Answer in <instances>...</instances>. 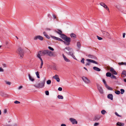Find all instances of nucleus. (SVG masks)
I'll return each instance as SVG.
<instances>
[{
	"mask_svg": "<svg viewBox=\"0 0 126 126\" xmlns=\"http://www.w3.org/2000/svg\"><path fill=\"white\" fill-rule=\"evenodd\" d=\"M46 79L45 78L40 83H39L37 84H34L33 86L36 88L38 89L44 87L45 86V82Z\"/></svg>",
	"mask_w": 126,
	"mask_h": 126,
	"instance_id": "f257e3e1",
	"label": "nucleus"
},
{
	"mask_svg": "<svg viewBox=\"0 0 126 126\" xmlns=\"http://www.w3.org/2000/svg\"><path fill=\"white\" fill-rule=\"evenodd\" d=\"M16 52L20 55V58H23V56L24 51L20 47H19L17 50Z\"/></svg>",
	"mask_w": 126,
	"mask_h": 126,
	"instance_id": "f03ea898",
	"label": "nucleus"
},
{
	"mask_svg": "<svg viewBox=\"0 0 126 126\" xmlns=\"http://www.w3.org/2000/svg\"><path fill=\"white\" fill-rule=\"evenodd\" d=\"M82 79L83 81L86 84H88L90 83V81L86 77H82Z\"/></svg>",
	"mask_w": 126,
	"mask_h": 126,
	"instance_id": "7ed1b4c3",
	"label": "nucleus"
},
{
	"mask_svg": "<svg viewBox=\"0 0 126 126\" xmlns=\"http://www.w3.org/2000/svg\"><path fill=\"white\" fill-rule=\"evenodd\" d=\"M64 40L67 42H66L65 44L67 46L70 44V43L71 42V38H70L68 37L67 36Z\"/></svg>",
	"mask_w": 126,
	"mask_h": 126,
	"instance_id": "20e7f679",
	"label": "nucleus"
},
{
	"mask_svg": "<svg viewBox=\"0 0 126 126\" xmlns=\"http://www.w3.org/2000/svg\"><path fill=\"white\" fill-rule=\"evenodd\" d=\"M38 39L42 41L43 40V37L41 36L38 35L35 36L33 38V40H37Z\"/></svg>",
	"mask_w": 126,
	"mask_h": 126,
	"instance_id": "39448f33",
	"label": "nucleus"
},
{
	"mask_svg": "<svg viewBox=\"0 0 126 126\" xmlns=\"http://www.w3.org/2000/svg\"><path fill=\"white\" fill-rule=\"evenodd\" d=\"M50 36L51 37H52L53 39H54L55 40L63 42L64 44H65L66 43V42H65L63 41V40L55 36H52L51 35Z\"/></svg>",
	"mask_w": 126,
	"mask_h": 126,
	"instance_id": "423d86ee",
	"label": "nucleus"
},
{
	"mask_svg": "<svg viewBox=\"0 0 126 126\" xmlns=\"http://www.w3.org/2000/svg\"><path fill=\"white\" fill-rule=\"evenodd\" d=\"M69 120L73 124H77L78 123L77 121L75 119L73 118H70Z\"/></svg>",
	"mask_w": 126,
	"mask_h": 126,
	"instance_id": "0eeeda50",
	"label": "nucleus"
},
{
	"mask_svg": "<svg viewBox=\"0 0 126 126\" xmlns=\"http://www.w3.org/2000/svg\"><path fill=\"white\" fill-rule=\"evenodd\" d=\"M100 4L103 7L106 8L107 10L109 11V8L103 2H101L100 3Z\"/></svg>",
	"mask_w": 126,
	"mask_h": 126,
	"instance_id": "6e6552de",
	"label": "nucleus"
},
{
	"mask_svg": "<svg viewBox=\"0 0 126 126\" xmlns=\"http://www.w3.org/2000/svg\"><path fill=\"white\" fill-rule=\"evenodd\" d=\"M100 116L99 115H97L95 116L94 117L93 121H95L97 122L100 119Z\"/></svg>",
	"mask_w": 126,
	"mask_h": 126,
	"instance_id": "1a4fd4ad",
	"label": "nucleus"
},
{
	"mask_svg": "<svg viewBox=\"0 0 126 126\" xmlns=\"http://www.w3.org/2000/svg\"><path fill=\"white\" fill-rule=\"evenodd\" d=\"M53 78L55 79L58 82H59L60 81V79L59 78V76L57 75H56L54 76H53Z\"/></svg>",
	"mask_w": 126,
	"mask_h": 126,
	"instance_id": "9d476101",
	"label": "nucleus"
},
{
	"mask_svg": "<svg viewBox=\"0 0 126 126\" xmlns=\"http://www.w3.org/2000/svg\"><path fill=\"white\" fill-rule=\"evenodd\" d=\"M43 55L42 53V51H39L38 52V54L37 55V57L40 59H42L41 57V56Z\"/></svg>",
	"mask_w": 126,
	"mask_h": 126,
	"instance_id": "9b49d317",
	"label": "nucleus"
},
{
	"mask_svg": "<svg viewBox=\"0 0 126 126\" xmlns=\"http://www.w3.org/2000/svg\"><path fill=\"white\" fill-rule=\"evenodd\" d=\"M48 55L49 56H56L53 53V52H51L50 51L48 50Z\"/></svg>",
	"mask_w": 126,
	"mask_h": 126,
	"instance_id": "f8f14e48",
	"label": "nucleus"
},
{
	"mask_svg": "<svg viewBox=\"0 0 126 126\" xmlns=\"http://www.w3.org/2000/svg\"><path fill=\"white\" fill-rule=\"evenodd\" d=\"M110 71L114 75H117V73L116 71L114 70V69L112 67H111L110 69Z\"/></svg>",
	"mask_w": 126,
	"mask_h": 126,
	"instance_id": "ddd939ff",
	"label": "nucleus"
},
{
	"mask_svg": "<svg viewBox=\"0 0 126 126\" xmlns=\"http://www.w3.org/2000/svg\"><path fill=\"white\" fill-rule=\"evenodd\" d=\"M86 61H87L88 62H90L91 63H95L96 64H97L98 63L97 62L95 61L92 60H91L89 59H86Z\"/></svg>",
	"mask_w": 126,
	"mask_h": 126,
	"instance_id": "4468645a",
	"label": "nucleus"
},
{
	"mask_svg": "<svg viewBox=\"0 0 126 126\" xmlns=\"http://www.w3.org/2000/svg\"><path fill=\"white\" fill-rule=\"evenodd\" d=\"M98 90L100 93L101 94H103V93L102 89L101 86H98L97 87Z\"/></svg>",
	"mask_w": 126,
	"mask_h": 126,
	"instance_id": "2eb2a0df",
	"label": "nucleus"
},
{
	"mask_svg": "<svg viewBox=\"0 0 126 126\" xmlns=\"http://www.w3.org/2000/svg\"><path fill=\"white\" fill-rule=\"evenodd\" d=\"M107 97L108 98L112 100L113 99V95L112 94H109L108 95Z\"/></svg>",
	"mask_w": 126,
	"mask_h": 126,
	"instance_id": "dca6fc26",
	"label": "nucleus"
},
{
	"mask_svg": "<svg viewBox=\"0 0 126 126\" xmlns=\"http://www.w3.org/2000/svg\"><path fill=\"white\" fill-rule=\"evenodd\" d=\"M62 55L64 60L66 62H70V60L67 59L66 57L63 54Z\"/></svg>",
	"mask_w": 126,
	"mask_h": 126,
	"instance_id": "f3484780",
	"label": "nucleus"
},
{
	"mask_svg": "<svg viewBox=\"0 0 126 126\" xmlns=\"http://www.w3.org/2000/svg\"><path fill=\"white\" fill-rule=\"evenodd\" d=\"M48 50H44L42 51V53L43 55H45L46 54H47L48 52Z\"/></svg>",
	"mask_w": 126,
	"mask_h": 126,
	"instance_id": "a211bd4d",
	"label": "nucleus"
},
{
	"mask_svg": "<svg viewBox=\"0 0 126 126\" xmlns=\"http://www.w3.org/2000/svg\"><path fill=\"white\" fill-rule=\"evenodd\" d=\"M66 52L68 55H71V56L73 55V49L72 50L69 52H68L66 51Z\"/></svg>",
	"mask_w": 126,
	"mask_h": 126,
	"instance_id": "6ab92c4d",
	"label": "nucleus"
},
{
	"mask_svg": "<svg viewBox=\"0 0 126 126\" xmlns=\"http://www.w3.org/2000/svg\"><path fill=\"white\" fill-rule=\"evenodd\" d=\"M88 57L89 58H90L94 59H96V57L95 56L90 54L89 55H88Z\"/></svg>",
	"mask_w": 126,
	"mask_h": 126,
	"instance_id": "aec40b11",
	"label": "nucleus"
},
{
	"mask_svg": "<svg viewBox=\"0 0 126 126\" xmlns=\"http://www.w3.org/2000/svg\"><path fill=\"white\" fill-rule=\"evenodd\" d=\"M93 68L94 70L98 71H101L100 69L96 66L94 67Z\"/></svg>",
	"mask_w": 126,
	"mask_h": 126,
	"instance_id": "412c9836",
	"label": "nucleus"
},
{
	"mask_svg": "<svg viewBox=\"0 0 126 126\" xmlns=\"http://www.w3.org/2000/svg\"><path fill=\"white\" fill-rule=\"evenodd\" d=\"M61 36V38L63 40H64L66 37L67 36L63 34H61V35H60Z\"/></svg>",
	"mask_w": 126,
	"mask_h": 126,
	"instance_id": "4be33fe9",
	"label": "nucleus"
},
{
	"mask_svg": "<svg viewBox=\"0 0 126 126\" xmlns=\"http://www.w3.org/2000/svg\"><path fill=\"white\" fill-rule=\"evenodd\" d=\"M70 36L71 38H73L74 39L76 38V35L75 34L73 33H72L70 34Z\"/></svg>",
	"mask_w": 126,
	"mask_h": 126,
	"instance_id": "5701e85b",
	"label": "nucleus"
},
{
	"mask_svg": "<svg viewBox=\"0 0 126 126\" xmlns=\"http://www.w3.org/2000/svg\"><path fill=\"white\" fill-rule=\"evenodd\" d=\"M116 125L119 126H123L124 124V123H121L118 122L116 123Z\"/></svg>",
	"mask_w": 126,
	"mask_h": 126,
	"instance_id": "b1692460",
	"label": "nucleus"
},
{
	"mask_svg": "<svg viewBox=\"0 0 126 126\" xmlns=\"http://www.w3.org/2000/svg\"><path fill=\"white\" fill-rule=\"evenodd\" d=\"M29 77V79L32 81H33L34 80V79L32 78V77L30 76V74L28 75Z\"/></svg>",
	"mask_w": 126,
	"mask_h": 126,
	"instance_id": "393cba45",
	"label": "nucleus"
},
{
	"mask_svg": "<svg viewBox=\"0 0 126 126\" xmlns=\"http://www.w3.org/2000/svg\"><path fill=\"white\" fill-rule=\"evenodd\" d=\"M58 31H56V32L58 34H60V35H61V34H62V32L60 30L58 29Z\"/></svg>",
	"mask_w": 126,
	"mask_h": 126,
	"instance_id": "a878e982",
	"label": "nucleus"
},
{
	"mask_svg": "<svg viewBox=\"0 0 126 126\" xmlns=\"http://www.w3.org/2000/svg\"><path fill=\"white\" fill-rule=\"evenodd\" d=\"M77 47L79 48H80L81 47V44L79 42H78L77 43Z\"/></svg>",
	"mask_w": 126,
	"mask_h": 126,
	"instance_id": "bb28decb",
	"label": "nucleus"
},
{
	"mask_svg": "<svg viewBox=\"0 0 126 126\" xmlns=\"http://www.w3.org/2000/svg\"><path fill=\"white\" fill-rule=\"evenodd\" d=\"M41 61V64L40 66V68H42V66L43 65V61L42 59H40Z\"/></svg>",
	"mask_w": 126,
	"mask_h": 126,
	"instance_id": "cd10ccee",
	"label": "nucleus"
},
{
	"mask_svg": "<svg viewBox=\"0 0 126 126\" xmlns=\"http://www.w3.org/2000/svg\"><path fill=\"white\" fill-rule=\"evenodd\" d=\"M106 76L107 77H110L111 76V74L110 72H107L106 74Z\"/></svg>",
	"mask_w": 126,
	"mask_h": 126,
	"instance_id": "c85d7f7f",
	"label": "nucleus"
},
{
	"mask_svg": "<svg viewBox=\"0 0 126 126\" xmlns=\"http://www.w3.org/2000/svg\"><path fill=\"white\" fill-rule=\"evenodd\" d=\"M65 49H66L69 52L71 50H72V49L71 48L69 47H66L65 48Z\"/></svg>",
	"mask_w": 126,
	"mask_h": 126,
	"instance_id": "c756f323",
	"label": "nucleus"
},
{
	"mask_svg": "<svg viewBox=\"0 0 126 126\" xmlns=\"http://www.w3.org/2000/svg\"><path fill=\"white\" fill-rule=\"evenodd\" d=\"M116 7L118 10H120L121 7V6L120 5L118 4L116 6Z\"/></svg>",
	"mask_w": 126,
	"mask_h": 126,
	"instance_id": "7c9ffc66",
	"label": "nucleus"
},
{
	"mask_svg": "<svg viewBox=\"0 0 126 126\" xmlns=\"http://www.w3.org/2000/svg\"><path fill=\"white\" fill-rule=\"evenodd\" d=\"M118 64L120 65H124L126 66V62L124 63L123 62H122L121 63H119Z\"/></svg>",
	"mask_w": 126,
	"mask_h": 126,
	"instance_id": "2f4dec72",
	"label": "nucleus"
},
{
	"mask_svg": "<svg viewBox=\"0 0 126 126\" xmlns=\"http://www.w3.org/2000/svg\"><path fill=\"white\" fill-rule=\"evenodd\" d=\"M106 87L107 88V89H108V90H112V88L109 86L107 85L106 86Z\"/></svg>",
	"mask_w": 126,
	"mask_h": 126,
	"instance_id": "473e14b6",
	"label": "nucleus"
},
{
	"mask_svg": "<svg viewBox=\"0 0 126 126\" xmlns=\"http://www.w3.org/2000/svg\"><path fill=\"white\" fill-rule=\"evenodd\" d=\"M107 113V112L105 110H103L101 111V113L103 115L105 114V113Z\"/></svg>",
	"mask_w": 126,
	"mask_h": 126,
	"instance_id": "72a5a7b5",
	"label": "nucleus"
},
{
	"mask_svg": "<svg viewBox=\"0 0 126 126\" xmlns=\"http://www.w3.org/2000/svg\"><path fill=\"white\" fill-rule=\"evenodd\" d=\"M57 97L59 99H63V97L62 95H58L57 96Z\"/></svg>",
	"mask_w": 126,
	"mask_h": 126,
	"instance_id": "f704fd0d",
	"label": "nucleus"
},
{
	"mask_svg": "<svg viewBox=\"0 0 126 126\" xmlns=\"http://www.w3.org/2000/svg\"><path fill=\"white\" fill-rule=\"evenodd\" d=\"M36 74V75L37 77L38 78H40V75L39 73V72L37 71L35 73Z\"/></svg>",
	"mask_w": 126,
	"mask_h": 126,
	"instance_id": "c9c22d12",
	"label": "nucleus"
},
{
	"mask_svg": "<svg viewBox=\"0 0 126 126\" xmlns=\"http://www.w3.org/2000/svg\"><path fill=\"white\" fill-rule=\"evenodd\" d=\"M6 126H17V125L16 123H14L13 126L11 125H8Z\"/></svg>",
	"mask_w": 126,
	"mask_h": 126,
	"instance_id": "e433bc0d",
	"label": "nucleus"
},
{
	"mask_svg": "<svg viewBox=\"0 0 126 126\" xmlns=\"http://www.w3.org/2000/svg\"><path fill=\"white\" fill-rule=\"evenodd\" d=\"M121 74L124 75L126 76V71L125 70H123L122 73Z\"/></svg>",
	"mask_w": 126,
	"mask_h": 126,
	"instance_id": "4c0bfd02",
	"label": "nucleus"
},
{
	"mask_svg": "<svg viewBox=\"0 0 126 126\" xmlns=\"http://www.w3.org/2000/svg\"><path fill=\"white\" fill-rule=\"evenodd\" d=\"M120 91H121V93L122 94H123L124 92H125V90L124 89H120Z\"/></svg>",
	"mask_w": 126,
	"mask_h": 126,
	"instance_id": "58836bf2",
	"label": "nucleus"
},
{
	"mask_svg": "<svg viewBox=\"0 0 126 126\" xmlns=\"http://www.w3.org/2000/svg\"><path fill=\"white\" fill-rule=\"evenodd\" d=\"M51 81L50 80H48L47 81V84H50L51 83Z\"/></svg>",
	"mask_w": 126,
	"mask_h": 126,
	"instance_id": "ea45409f",
	"label": "nucleus"
},
{
	"mask_svg": "<svg viewBox=\"0 0 126 126\" xmlns=\"http://www.w3.org/2000/svg\"><path fill=\"white\" fill-rule=\"evenodd\" d=\"M48 48L50 50L53 51L54 50V49L52 47H51L50 46H49L48 47Z\"/></svg>",
	"mask_w": 126,
	"mask_h": 126,
	"instance_id": "a19ab883",
	"label": "nucleus"
},
{
	"mask_svg": "<svg viewBox=\"0 0 126 126\" xmlns=\"http://www.w3.org/2000/svg\"><path fill=\"white\" fill-rule=\"evenodd\" d=\"M105 33H106L105 35H106L107 37H109L110 36V35L107 32H105Z\"/></svg>",
	"mask_w": 126,
	"mask_h": 126,
	"instance_id": "79ce46f5",
	"label": "nucleus"
},
{
	"mask_svg": "<svg viewBox=\"0 0 126 126\" xmlns=\"http://www.w3.org/2000/svg\"><path fill=\"white\" fill-rule=\"evenodd\" d=\"M115 93L116 94H119L120 93V92L119 91H115Z\"/></svg>",
	"mask_w": 126,
	"mask_h": 126,
	"instance_id": "37998d69",
	"label": "nucleus"
},
{
	"mask_svg": "<svg viewBox=\"0 0 126 126\" xmlns=\"http://www.w3.org/2000/svg\"><path fill=\"white\" fill-rule=\"evenodd\" d=\"M103 82L104 83V84L105 85V86H106L107 85L106 82L105 80L104 79H103Z\"/></svg>",
	"mask_w": 126,
	"mask_h": 126,
	"instance_id": "c03bdc74",
	"label": "nucleus"
},
{
	"mask_svg": "<svg viewBox=\"0 0 126 126\" xmlns=\"http://www.w3.org/2000/svg\"><path fill=\"white\" fill-rule=\"evenodd\" d=\"M111 79H116V76L113 75H112V76L111 75Z\"/></svg>",
	"mask_w": 126,
	"mask_h": 126,
	"instance_id": "a18cd8bd",
	"label": "nucleus"
},
{
	"mask_svg": "<svg viewBox=\"0 0 126 126\" xmlns=\"http://www.w3.org/2000/svg\"><path fill=\"white\" fill-rule=\"evenodd\" d=\"M84 58H82L81 60V62L83 64L84 63Z\"/></svg>",
	"mask_w": 126,
	"mask_h": 126,
	"instance_id": "49530a36",
	"label": "nucleus"
},
{
	"mask_svg": "<svg viewBox=\"0 0 126 126\" xmlns=\"http://www.w3.org/2000/svg\"><path fill=\"white\" fill-rule=\"evenodd\" d=\"M46 94V95H49V92L48 91H45Z\"/></svg>",
	"mask_w": 126,
	"mask_h": 126,
	"instance_id": "de8ad7c7",
	"label": "nucleus"
},
{
	"mask_svg": "<svg viewBox=\"0 0 126 126\" xmlns=\"http://www.w3.org/2000/svg\"><path fill=\"white\" fill-rule=\"evenodd\" d=\"M99 124V123H95L94 124V126H97Z\"/></svg>",
	"mask_w": 126,
	"mask_h": 126,
	"instance_id": "09e8293b",
	"label": "nucleus"
},
{
	"mask_svg": "<svg viewBox=\"0 0 126 126\" xmlns=\"http://www.w3.org/2000/svg\"><path fill=\"white\" fill-rule=\"evenodd\" d=\"M90 62H88L87 63L85 64V66H89L90 64Z\"/></svg>",
	"mask_w": 126,
	"mask_h": 126,
	"instance_id": "8fccbe9b",
	"label": "nucleus"
},
{
	"mask_svg": "<svg viewBox=\"0 0 126 126\" xmlns=\"http://www.w3.org/2000/svg\"><path fill=\"white\" fill-rule=\"evenodd\" d=\"M97 39L99 40H101L102 39V38L100 37H99L98 36H97Z\"/></svg>",
	"mask_w": 126,
	"mask_h": 126,
	"instance_id": "3c124183",
	"label": "nucleus"
},
{
	"mask_svg": "<svg viewBox=\"0 0 126 126\" xmlns=\"http://www.w3.org/2000/svg\"><path fill=\"white\" fill-rule=\"evenodd\" d=\"M5 83H6V84H8L9 85H10L11 84V83L9 82H8V81H6Z\"/></svg>",
	"mask_w": 126,
	"mask_h": 126,
	"instance_id": "603ef678",
	"label": "nucleus"
},
{
	"mask_svg": "<svg viewBox=\"0 0 126 126\" xmlns=\"http://www.w3.org/2000/svg\"><path fill=\"white\" fill-rule=\"evenodd\" d=\"M14 103L15 104H19L20 103V102L17 100H16L15 101H14Z\"/></svg>",
	"mask_w": 126,
	"mask_h": 126,
	"instance_id": "864d4df0",
	"label": "nucleus"
},
{
	"mask_svg": "<svg viewBox=\"0 0 126 126\" xmlns=\"http://www.w3.org/2000/svg\"><path fill=\"white\" fill-rule=\"evenodd\" d=\"M115 114L118 117H121V116L119 115L116 112H115Z\"/></svg>",
	"mask_w": 126,
	"mask_h": 126,
	"instance_id": "5fc2aeb1",
	"label": "nucleus"
},
{
	"mask_svg": "<svg viewBox=\"0 0 126 126\" xmlns=\"http://www.w3.org/2000/svg\"><path fill=\"white\" fill-rule=\"evenodd\" d=\"M7 112V110L6 109H4L3 110V113L4 114L6 113Z\"/></svg>",
	"mask_w": 126,
	"mask_h": 126,
	"instance_id": "6e6d98bb",
	"label": "nucleus"
},
{
	"mask_svg": "<svg viewBox=\"0 0 126 126\" xmlns=\"http://www.w3.org/2000/svg\"><path fill=\"white\" fill-rule=\"evenodd\" d=\"M62 89L61 87H59L58 88V90L60 91H61L62 90Z\"/></svg>",
	"mask_w": 126,
	"mask_h": 126,
	"instance_id": "4d7b16f0",
	"label": "nucleus"
},
{
	"mask_svg": "<svg viewBox=\"0 0 126 126\" xmlns=\"http://www.w3.org/2000/svg\"><path fill=\"white\" fill-rule=\"evenodd\" d=\"M45 36L48 39H49L50 38V37L47 34Z\"/></svg>",
	"mask_w": 126,
	"mask_h": 126,
	"instance_id": "13d9d810",
	"label": "nucleus"
},
{
	"mask_svg": "<svg viewBox=\"0 0 126 126\" xmlns=\"http://www.w3.org/2000/svg\"><path fill=\"white\" fill-rule=\"evenodd\" d=\"M71 56L73 57V58L75 59L76 60H77V59H76V58L75 57V56L74 55H72Z\"/></svg>",
	"mask_w": 126,
	"mask_h": 126,
	"instance_id": "bf43d9fd",
	"label": "nucleus"
},
{
	"mask_svg": "<svg viewBox=\"0 0 126 126\" xmlns=\"http://www.w3.org/2000/svg\"><path fill=\"white\" fill-rule=\"evenodd\" d=\"M4 71V70L1 68L0 67V72H3Z\"/></svg>",
	"mask_w": 126,
	"mask_h": 126,
	"instance_id": "052dcab7",
	"label": "nucleus"
},
{
	"mask_svg": "<svg viewBox=\"0 0 126 126\" xmlns=\"http://www.w3.org/2000/svg\"><path fill=\"white\" fill-rule=\"evenodd\" d=\"M102 32L103 34L104 35H105L106 33L105 32H105V31H102Z\"/></svg>",
	"mask_w": 126,
	"mask_h": 126,
	"instance_id": "680f3d73",
	"label": "nucleus"
},
{
	"mask_svg": "<svg viewBox=\"0 0 126 126\" xmlns=\"http://www.w3.org/2000/svg\"><path fill=\"white\" fill-rule=\"evenodd\" d=\"M43 34L45 36H46L47 34L46 33V32H44L43 33Z\"/></svg>",
	"mask_w": 126,
	"mask_h": 126,
	"instance_id": "e2e57ef3",
	"label": "nucleus"
},
{
	"mask_svg": "<svg viewBox=\"0 0 126 126\" xmlns=\"http://www.w3.org/2000/svg\"><path fill=\"white\" fill-rule=\"evenodd\" d=\"M22 88V86H20L18 88V89L19 90H20Z\"/></svg>",
	"mask_w": 126,
	"mask_h": 126,
	"instance_id": "0e129e2a",
	"label": "nucleus"
},
{
	"mask_svg": "<svg viewBox=\"0 0 126 126\" xmlns=\"http://www.w3.org/2000/svg\"><path fill=\"white\" fill-rule=\"evenodd\" d=\"M125 33H123V37L124 38L125 37Z\"/></svg>",
	"mask_w": 126,
	"mask_h": 126,
	"instance_id": "69168bd1",
	"label": "nucleus"
},
{
	"mask_svg": "<svg viewBox=\"0 0 126 126\" xmlns=\"http://www.w3.org/2000/svg\"><path fill=\"white\" fill-rule=\"evenodd\" d=\"M61 126H66L65 124H63L61 125Z\"/></svg>",
	"mask_w": 126,
	"mask_h": 126,
	"instance_id": "338daca9",
	"label": "nucleus"
},
{
	"mask_svg": "<svg viewBox=\"0 0 126 126\" xmlns=\"http://www.w3.org/2000/svg\"><path fill=\"white\" fill-rule=\"evenodd\" d=\"M46 29L47 31H48V30L50 31V30H51V29L50 28H47Z\"/></svg>",
	"mask_w": 126,
	"mask_h": 126,
	"instance_id": "774afa93",
	"label": "nucleus"
}]
</instances>
